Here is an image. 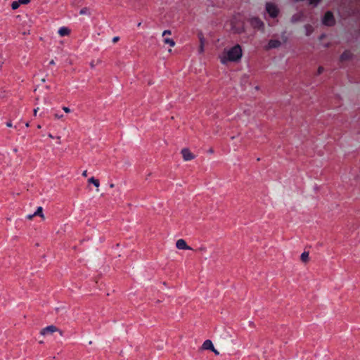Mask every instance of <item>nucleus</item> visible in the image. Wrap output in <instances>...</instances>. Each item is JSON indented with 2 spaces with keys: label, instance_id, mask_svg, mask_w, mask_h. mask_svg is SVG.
<instances>
[{
  "label": "nucleus",
  "instance_id": "1",
  "mask_svg": "<svg viewBox=\"0 0 360 360\" xmlns=\"http://www.w3.org/2000/svg\"><path fill=\"white\" fill-rule=\"evenodd\" d=\"M243 56L242 49L237 44L230 49H225L219 56L220 62L225 65L229 62H237Z\"/></svg>",
  "mask_w": 360,
  "mask_h": 360
},
{
  "label": "nucleus",
  "instance_id": "2",
  "mask_svg": "<svg viewBox=\"0 0 360 360\" xmlns=\"http://www.w3.org/2000/svg\"><path fill=\"white\" fill-rule=\"evenodd\" d=\"M266 10L271 18L276 17L278 13L276 6L272 3H267L266 4Z\"/></svg>",
  "mask_w": 360,
  "mask_h": 360
},
{
  "label": "nucleus",
  "instance_id": "3",
  "mask_svg": "<svg viewBox=\"0 0 360 360\" xmlns=\"http://www.w3.org/2000/svg\"><path fill=\"white\" fill-rule=\"evenodd\" d=\"M323 23L326 25L330 26L333 25L335 22L333 15L331 12H327L323 18Z\"/></svg>",
  "mask_w": 360,
  "mask_h": 360
},
{
  "label": "nucleus",
  "instance_id": "4",
  "mask_svg": "<svg viewBox=\"0 0 360 360\" xmlns=\"http://www.w3.org/2000/svg\"><path fill=\"white\" fill-rule=\"evenodd\" d=\"M250 24L251 25L255 27V28H257V29H260L262 27H263L264 26V23L262 22V21L261 20H259L258 18H252L250 19Z\"/></svg>",
  "mask_w": 360,
  "mask_h": 360
},
{
  "label": "nucleus",
  "instance_id": "5",
  "mask_svg": "<svg viewBox=\"0 0 360 360\" xmlns=\"http://www.w3.org/2000/svg\"><path fill=\"white\" fill-rule=\"evenodd\" d=\"M181 154H182L183 158L185 161H189L194 158V155L187 148L182 149Z\"/></svg>",
  "mask_w": 360,
  "mask_h": 360
},
{
  "label": "nucleus",
  "instance_id": "6",
  "mask_svg": "<svg viewBox=\"0 0 360 360\" xmlns=\"http://www.w3.org/2000/svg\"><path fill=\"white\" fill-rule=\"evenodd\" d=\"M176 247L179 250H191L184 239H179L176 243Z\"/></svg>",
  "mask_w": 360,
  "mask_h": 360
},
{
  "label": "nucleus",
  "instance_id": "7",
  "mask_svg": "<svg viewBox=\"0 0 360 360\" xmlns=\"http://www.w3.org/2000/svg\"><path fill=\"white\" fill-rule=\"evenodd\" d=\"M57 330L58 329L54 326H49L44 328V329H42L40 333L42 335H46L48 334H51V333L57 331Z\"/></svg>",
  "mask_w": 360,
  "mask_h": 360
},
{
  "label": "nucleus",
  "instance_id": "8",
  "mask_svg": "<svg viewBox=\"0 0 360 360\" xmlns=\"http://www.w3.org/2000/svg\"><path fill=\"white\" fill-rule=\"evenodd\" d=\"M281 44V42L277 39H271L269 41L266 49H275L279 47Z\"/></svg>",
  "mask_w": 360,
  "mask_h": 360
},
{
  "label": "nucleus",
  "instance_id": "9",
  "mask_svg": "<svg viewBox=\"0 0 360 360\" xmlns=\"http://www.w3.org/2000/svg\"><path fill=\"white\" fill-rule=\"evenodd\" d=\"M58 32L60 37H65L70 33V30L67 27H61L59 28Z\"/></svg>",
  "mask_w": 360,
  "mask_h": 360
},
{
  "label": "nucleus",
  "instance_id": "10",
  "mask_svg": "<svg viewBox=\"0 0 360 360\" xmlns=\"http://www.w3.org/2000/svg\"><path fill=\"white\" fill-rule=\"evenodd\" d=\"M202 348L204 349L214 350V345L212 344V342L210 340H205L202 344Z\"/></svg>",
  "mask_w": 360,
  "mask_h": 360
},
{
  "label": "nucleus",
  "instance_id": "11",
  "mask_svg": "<svg viewBox=\"0 0 360 360\" xmlns=\"http://www.w3.org/2000/svg\"><path fill=\"white\" fill-rule=\"evenodd\" d=\"M42 210H43V209L41 207H38L37 210L33 213V215L39 216L41 218H44Z\"/></svg>",
  "mask_w": 360,
  "mask_h": 360
},
{
  "label": "nucleus",
  "instance_id": "12",
  "mask_svg": "<svg viewBox=\"0 0 360 360\" xmlns=\"http://www.w3.org/2000/svg\"><path fill=\"white\" fill-rule=\"evenodd\" d=\"M301 260L304 262H307L309 260V252H304L301 255Z\"/></svg>",
  "mask_w": 360,
  "mask_h": 360
},
{
  "label": "nucleus",
  "instance_id": "13",
  "mask_svg": "<svg viewBox=\"0 0 360 360\" xmlns=\"http://www.w3.org/2000/svg\"><path fill=\"white\" fill-rule=\"evenodd\" d=\"M164 42L165 44H169L172 47H173L175 45L174 41L173 39H169V38H165L164 39Z\"/></svg>",
  "mask_w": 360,
  "mask_h": 360
},
{
  "label": "nucleus",
  "instance_id": "14",
  "mask_svg": "<svg viewBox=\"0 0 360 360\" xmlns=\"http://www.w3.org/2000/svg\"><path fill=\"white\" fill-rule=\"evenodd\" d=\"M89 182L93 184L96 187H98L100 185L98 180L94 179V177H91L89 179Z\"/></svg>",
  "mask_w": 360,
  "mask_h": 360
},
{
  "label": "nucleus",
  "instance_id": "15",
  "mask_svg": "<svg viewBox=\"0 0 360 360\" xmlns=\"http://www.w3.org/2000/svg\"><path fill=\"white\" fill-rule=\"evenodd\" d=\"M79 14L80 15H90V11L88 8H83L82 9H81L79 11Z\"/></svg>",
  "mask_w": 360,
  "mask_h": 360
},
{
  "label": "nucleus",
  "instance_id": "16",
  "mask_svg": "<svg viewBox=\"0 0 360 360\" xmlns=\"http://www.w3.org/2000/svg\"><path fill=\"white\" fill-rule=\"evenodd\" d=\"M305 31H306V34L309 35L313 32V28L311 25H307L305 26Z\"/></svg>",
  "mask_w": 360,
  "mask_h": 360
},
{
  "label": "nucleus",
  "instance_id": "17",
  "mask_svg": "<svg viewBox=\"0 0 360 360\" xmlns=\"http://www.w3.org/2000/svg\"><path fill=\"white\" fill-rule=\"evenodd\" d=\"M302 16V13H298L297 15H295L292 16V20L293 22H297V21H298V20H300L301 19Z\"/></svg>",
  "mask_w": 360,
  "mask_h": 360
},
{
  "label": "nucleus",
  "instance_id": "18",
  "mask_svg": "<svg viewBox=\"0 0 360 360\" xmlns=\"http://www.w3.org/2000/svg\"><path fill=\"white\" fill-rule=\"evenodd\" d=\"M19 6H20V4H19L18 1H13L11 4L12 9H13V10L17 9Z\"/></svg>",
  "mask_w": 360,
  "mask_h": 360
},
{
  "label": "nucleus",
  "instance_id": "19",
  "mask_svg": "<svg viewBox=\"0 0 360 360\" xmlns=\"http://www.w3.org/2000/svg\"><path fill=\"white\" fill-rule=\"evenodd\" d=\"M349 52H345L341 56L342 60H345L349 58Z\"/></svg>",
  "mask_w": 360,
  "mask_h": 360
},
{
  "label": "nucleus",
  "instance_id": "20",
  "mask_svg": "<svg viewBox=\"0 0 360 360\" xmlns=\"http://www.w3.org/2000/svg\"><path fill=\"white\" fill-rule=\"evenodd\" d=\"M54 117L56 119H62L63 117V114H60L59 112H56L54 114Z\"/></svg>",
  "mask_w": 360,
  "mask_h": 360
},
{
  "label": "nucleus",
  "instance_id": "21",
  "mask_svg": "<svg viewBox=\"0 0 360 360\" xmlns=\"http://www.w3.org/2000/svg\"><path fill=\"white\" fill-rule=\"evenodd\" d=\"M310 4L317 5L320 0H308Z\"/></svg>",
  "mask_w": 360,
  "mask_h": 360
},
{
  "label": "nucleus",
  "instance_id": "22",
  "mask_svg": "<svg viewBox=\"0 0 360 360\" xmlns=\"http://www.w3.org/2000/svg\"><path fill=\"white\" fill-rule=\"evenodd\" d=\"M18 2L20 4H25L30 2V0H18Z\"/></svg>",
  "mask_w": 360,
  "mask_h": 360
},
{
  "label": "nucleus",
  "instance_id": "23",
  "mask_svg": "<svg viewBox=\"0 0 360 360\" xmlns=\"http://www.w3.org/2000/svg\"><path fill=\"white\" fill-rule=\"evenodd\" d=\"M200 44L202 45L205 44V39L202 35L200 36Z\"/></svg>",
  "mask_w": 360,
  "mask_h": 360
},
{
  "label": "nucleus",
  "instance_id": "24",
  "mask_svg": "<svg viewBox=\"0 0 360 360\" xmlns=\"http://www.w3.org/2000/svg\"><path fill=\"white\" fill-rule=\"evenodd\" d=\"M63 110H64V112H65L66 113H69L71 112V110L68 108V107H63Z\"/></svg>",
  "mask_w": 360,
  "mask_h": 360
},
{
  "label": "nucleus",
  "instance_id": "25",
  "mask_svg": "<svg viewBox=\"0 0 360 360\" xmlns=\"http://www.w3.org/2000/svg\"><path fill=\"white\" fill-rule=\"evenodd\" d=\"M204 51V45L200 44L199 52L201 53Z\"/></svg>",
  "mask_w": 360,
  "mask_h": 360
},
{
  "label": "nucleus",
  "instance_id": "26",
  "mask_svg": "<svg viewBox=\"0 0 360 360\" xmlns=\"http://www.w3.org/2000/svg\"><path fill=\"white\" fill-rule=\"evenodd\" d=\"M171 34V32L170 30H165L163 32H162V36H165L166 34Z\"/></svg>",
  "mask_w": 360,
  "mask_h": 360
},
{
  "label": "nucleus",
  "instance_id": "27",
  "mask_svg": "<svg viewBox=\"0 0 360 360\" xmlns=\"http://www.w3.org/2000/svg\"><path fill=\"white\" fill-rule=\"evenodd\" d=\"M35 216H36V215H33V214H28V215H27V217H27V219H32V218H33L34 217H35Z\"/></svg>",
  "mask_w": 360,
  "mask_h": 360
},
{
  "label": "nucleus",
  "instance_id": "28",
  "mask_svg": "<svg viewBox=\"0 0 360 360\" xmlns=\"http://www.w3.org/2000/svg\"><path fill=\"white\" fill-rule=\"evenodd\" d=\"M323 69L321 67H319L318 69V74H321L323 72Z\"/></svg>",
  "mask_w": 360,
  "mask_h": 360
},
{
  "label": "nucleus",
  "instance_id": "29",
  "mask_svg": "<svg viewBox=\"0 0 360 360\" xmlns=\"http://www.w3.org/2000/svg\"><path fill=\"white\" fill-rule=\"evenodd\" d=\"M118 40H119V37H115L112 39V41L113 42H117Z\"/></svg>",
  "mask_w": 360,
  "mask_h": 360
},
{
  "label": "nucleus",
  "instance_id": "30",
  "mask_svg": "<svg viewBox=\"0 0 360 360\" xmlns=\"http://www.w3.org/2000/svg\"><path fill=\"white\" fill-rule=\"evenodd\" d=\"M39 110V108H37L35 109H34V115L36 116L37 115V111Z\"/></svg>",
  "mask_w": 360,
  "mask_h": 360
},
{
  "label": "nucleus",
  "instance_id": "31",
  "mask_svg": "<svg viewBox=\"0 0 360 360\" xmlns=\"http://www.w3.org/2000/svg\"><path fill=\"white\" fill-rule=\"evenodd\" d=\"M82 176L86 177L87 176V171L86 170H84L83 172H82Z\"/></svg>",
  "mask_w": 360,
  "mask_h": 360
},
{
  "label": "nucleus",
  "instance_id": "32",
  "mask_svg": "<svg viewBox=\"0 0 360 360\" xmlns=\"http://www.w3.org/2000/svg\"><path fill=\"white\" fill-rule=\"evenodd\" d=\"M6 126H7L8 127H12V123H11V122H8L6 123Z\"/></svg>",
  "mask_w": 360,
  "mask_h": 360
},
{
  "label": "nucleus",
  "instance_id": "33",
  "mask_svg": "<svg viewBox=\"0 0 360 360\" xmlns=\"http://www.w3.org/2000/svg\"><path fill=\"white\" fill-rule=\"evenodd\" d=\"M212 352H214L216 354H219V352L217 350H216L214 348V350H212Z\"/></svg>",
  "mask_w": 360,
  "mask_h": 360
},
{
  "label": "nucleus",
  "instance_id": "34",
  "mask_svg": "<svg viewBox=\"0 0 360 360\" xmlns=\"http://www.w3.org/2000/svg\"><path fill=\"white\" fill-rule=\"evenodd\" d=\"M50 63V65H54V64H55V62H54V60H51V61H50V63Z\"/></svg>",
  "mask_w": 360,
  "mask_h": 360
},
{
  "label": "nucleus",
  "instance_id": "35",
  "mask_svg": "<svg viewBox=\"0 0 360 360\" xmlns=\"http://www.w3.org/2000/svg\"><path fill=\"white\" fill-rule=\"evenodd\" d=\"M49 137L51 139H53V136L51 134H49Z\"/></svg>",
  "mask_w": 360,
  "mask_h": 360
},
{
  "label": "nucleus",
  "instance_id": "36",
  "mask_svg": "<svg viewBox=\"0 0 360 360\" xmlns=\"http://www.w3.org/2000/svg\"><path fill=\"white\" fill-rule=\"evenodd\" d=\"M25 126H26L27 127H29V123H28V122H27V123L25 124Z\"/></svg>",
  "mask_w": 360,
  "mask_h": 360
},
{
  "label": "nucleus",
  "instance_id": "37",
  "mask_svg": "<svg viewBox=\"0 0 360 360\" xmlns=\"http://www.w3.org/2000/svg\"><path fill=\"white\" fill-rule=\"evenodd\" d=\"M141 22H139V23H138V25H137V26H138V27H140V26H141Z\"/></svg>",
  "mask_w": 360,
  "mask_h": 360
},
{
  "label": "nucleus",
  "instance_id": "38",
  "mask_svg": "<svg viewBox=\"0 0 360 360\" xmlns=\"http://www.w3.org/2000/svg\"><path fill=\"white\" fill-rule=\"evenodd\" d=\"M37 128H38V129H40V128H41V125H39H39L37 126Z\"/></svg>",
  "mask_w": 360,
  "mask_h": 360
},
{
  "label": "nucleus",
  "instance_id": "39",
  "mask_svg": "<svg viewBox=\"0 0 360 360\" xmlns=\"http://www.w3.org/2000/svg\"><path fill=\"white\" fill-rule=\"evenodd\" d=\"M110 186L111 188H112V187L114 186V184H110Z\"/></svg>",
  "mask_w": 360,
  "mask_h": 360
}]
</instances>
